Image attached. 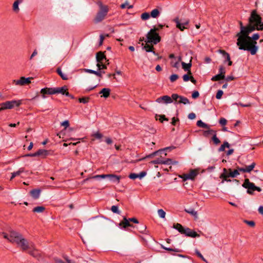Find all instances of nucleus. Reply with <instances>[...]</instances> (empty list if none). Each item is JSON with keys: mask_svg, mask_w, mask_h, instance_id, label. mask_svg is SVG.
<instances>
[{"mask_svg": "<svg viewBox=\"0 0 263 263\" xmlns=\"http://www.w3.org/2000/svg\"><path fill=\"white\" fill-rule=\"evenodd\" d=\"M3 234L5 238L12 243H15L23 251H26L29 248L28 240L24 238L21 233L14 231H11L9 235L5 233H3Z\"/></svg>", "mask_w": 263, "mask_h": 263, "instance_id": "obj_1", "label": "nucleus"}, {"mask_svg": "<svg viewBox=\"0 0 263 263\" xmlns=\"http://www.w3.org/2000/svg\"><path fill=\"white\" fill-rule=\"evenodd\" d=\"M97 4L99 7V10L93 20L95 24H98L103 21L109 11L108 6L103 4L101 1H98Z\"/></svg>", "mask_w": 263, "mask_h": 263, "instance_id": "obj_2", "label": "nucleus"}, {"mask_svg": "<svg viewBox=\"0 0 263 263\" xmlns=\"http://www.w3.org/2000/svg\"><path fill=\"white\" fill-rule=\"evenodd\" d=\"M157 31H158V29H156V27L154 26L147 33V40L145 41V42L154 45L159 43L161 41V38Z\"/></svg>", "mask_w": 263, "mask_h": 263, "instance_id": "obj_3", "label": "nucleus"}, {"mask_svg": "<svg viewBox=\"0 0 263 263\" xmlns=\"http://www.w3.org/2000/svg\"><path fill=\"white\" fill-rule=\"evenodd\" d=\"M173 228L177 230L181 234H184L187 237L196 238L200 236L199 234L195 231L192 230L189 228H185L181 224L178 223L174 224Z\"/></svg>", "mask_w": 263, "mask_h": 263, "instance_id": "obj_4", "label": "nucleus"}, {"mask_svg": "<svg viewBox=\"0 0 263 263\" xmlns=\"http://www.w3.org/2000/svg\"><path fill=\"white\" fill-rule=\"evenodd\" d=\"M242 186L247 189V193L251 195L254 194L253 192L255 191H257L258 192L261 191V189L260 187L256 186L254 183L250 182L248 178H246L245 179L244 182L242 184Z\"/></svg>", "mask_w": 263, "mask_h": 263, "instance_id": "obj_5", "label": "nucleus"}, {"mask_svg": "<svg viewBox=\"0 0 263 263\" xmlns=\"http://www.w3.org/2000/svg\"><path fill=\"white\" fill-rule=\"evenodd\" d=\"M262 21L261 17L257 14L256 10H253L248 19L249 23L259 24Z\"/></svg>", "mask_w": 263, "mask_h": 263, "instance_id": "obj_6", "label": "nucleus"}, {"mask_svg": "<svg viewBox=\"0 0 263 263\" xmlns=\"http://www.w3.org/2000/svg\"><path fill=\"white\" fill-rule=\"evenodd\" d=\"M106 178H109L110 179H112V178H115L117 180V182L118 183L120 182V176H117L114 174H102V175H97L94 176H92L91 178H87L84 180V181H86L90 179H104Z\"/></svg>", "mask_w": 263, "mask_h": 263, "instance_id": "obj_7", "label": "nucleus"}, {"mask_svg": "<svg viewBox=\"0 0 263 263\" xmlns=\"http://www.w3.org/2000/svg\"><path fill=\"white\" fill-rule=\"evenodd\" d=\"M22 104L21 100H12L11 101H6L1 104L3 106L5 109H12L14 106L18 107Z\"/></svg>", "mask_w": 263, "mask_h": 263, "instance_id": "obj_8", "label": "nucleus"}, {"mask_svg": "<svg viewBox=\"0 0 263 263\" xmlns=\"http://www.w3.org/2000/svg\"><path fill=\"white\" fill-rule=\"evenodd\" d=\"M236 44L238 46L239 49L246 51L247 49L245 48H251V42L239 38H237Z\"/></svg>", "mask_w": 263, "mask_h": 263, "instance_id": "obj_9", "label": "nucleus"}, {"mask_svg": "<svg viewBox=\"0 0 263 263\" xmlns=\"http://www.w3.org/2000/svg\"><path fill=\"white\" fill-rule=\"evenodd\" d=\"M95 219L93 221L94 224L99 227H104L105 225V221L108 219L104 216H96L92 218Z\"/></svg>", "mask_w": 263, "mask_h": 263, "instance_id": "obj_10", "label": "nucleus"}, {"mask_svg": "<svg viewBox=\"0 0 263 263\" xmlns=\"http://www.w3.org/2000/svg\"><path fill=\"white\" fill-rule=\"evenodd\" d=\"M31 79H33V78L21 77L18 80H13V83L15 84L16 85L24 86L31 83Z\"/></svg>", "mask_w": 263, "mask_h": 263, "instance_id": "obj_11", "label": "nucleus"}, {"mask_svg": "<svg viewBox=\"0 0 263 263\" xmlns=\"http://www.w3.org/2000/svg\"><path fill=\"white\" fill-rule=\"evenodd\" d=\"M244 30H245V33L250 34L256 30H258V26L256 24L249 23L246 25V28Z\"/></svg>", "mask_w": 263, "mask_h": 263, "instance_id": "obj_12", "label": "nucleus"}, {"mask_svg": "<svg viewBox=\"0 0 263 263\" xmlns=\"http://www.w3.org/2000/svg\"><path fill=\"white\" fill-rule=\"evenodd\" d=\"M174 21L176 23L177 28H179L181 31H183L185 29L184 25H187L189 23V20L181 23L178 17L175 18Z\"/></svg>", "mask_w": 263, "mask_h": 263, "instance_id": "obj_13", "label": "nucleus"}, {"mask_svg": "<svg viewBox=\"0 0 263 263\" xmlns=\"http://www.w3.org/2000/svg\"><path fill=\"white\" fill-rule=\"evenodd\" d=\"M156 102L158 103H161L163 102V103L165 104H170L172 103V99L171 98V97L165 95L158 98L156 99Z\"/></svg>", "mask_w": 263, "mask_h": 263, "instance_id": "obj_14", "label": "nucleus"}, {"mask_svg": "<svg viewBox=\"0 0 263 263\" xmlns=\"http://www.w3.org/2000/svg\"><path fill=\"white\" fill-rule=\"evenodd\" d=\"M54 94L61 93L63 95H69V92L68 91L67 86L64 85L61 87L54 88Z\"/></svg>", "mask_w": 263, "mask_h": 263, "instance_id": "obj_15", "label": "nucleus"}, {"mask_svg": "<svg viewBox=\"0 0 263 263\" xmlns=\"http://www.w3.org/2000/svg\"><path fill=\"white\" fill-rule=\"evenodd\" d=\"M251 48H245L247 49V51H250L252 55H255L258 49V46H257V42L256 41L253 40L251 42Z\"/></svg>", "mask_w": 263, "mask_h": 263, "instance_id": "obj_16", "label": "nucleus"}, {"mask_svg": "<svg viewBox=\"0 0 263 263\" xmlns=\"http://www.w3.org/2000/svg\"><path fill=\"white\" fill-rule=\"evenodd\" d=\"M119 226L124 229L129 227L133 228L134 227V226L130 223L128 219L125 216L123 217V220L119 223Z\"/></svg>", "mask_w": 263, "mask_h": 263, "instance_id": "obj_17", "label": "nucleus"}, {"mask_svg": "<svg viewBox=\"0 0 263 263\" xmlns=\"http://www.w3.org/2000/svg\"><path fill=\"white\" fill-rule=\"evenodd\" d=\"M162 153H163V150L159 149L158 151H155V152L152 153V154H151L148 155L146 156L145 157H144L143 158H142L138 160H137L136 161V162L142 161V160L146 159V158H152L156 155H161ZM134 162H135V161H134Z\"/></svg>", "mask_w": 263, "mask_h": 263, "instance_id": "obj_18", "label": "nucleus"}, {"mask_svg": "<svg viewBox=\"0 0 263 263\" xmlns=\"http://www.w3.org/2000/svg\"><path fill=\"white\" fill-rule=\"evenodd\" d=\"M28 253L37 260H40L42 258L41 252L37 249H34L32 250H30L28 251Z\"/></svg>", "mask_w": 263, "mask_h": 263, "instance_id": "obj_19", "label": "nucleus"}, {"mask_svg": "<svg viewBox=\"0 0 263 263\" xmlns=\"http://www.w3.org/2000/svg\"><path fill=\"white\" fill-rule=\"evenodd\" d=\"M40 92H41V93H42V97L44 98L45 97V95H53V94H54V88L45 87V88H42Z\"/></svg>", "mask_w": 263, "mask_h": 263, "instance_id": "obj_20", "label": "nucleus"}, {"mask_svg": "<svg viewBox=\"0 0 263 263\" xmlns=\"http://www.w3.org/2000/svg\"><path fill=\"white\" fill-rule=\"evenodd\" d=\"M146 175V172L145 171H142L140 172L139 174H136V173H131L129 175V178L131 179H136L137 178H139L140 179L142 178Z\"/></svg>", "mask_w": 263, "mask_h": 263, "instance_id": "obj_21", "label": "nucleus"}, {"mask_svg": "<svg viewBox=\"0 0 263 263\" xmlns=\"http://www.w3.org/2000/svg\"><path fill=\"white\" fill-rule=\"evenodd\" d=\"M104 52L99 51L96 54V61L98 63H102L103 60H106V55Z\"/></svg>", "mask_w": 263, "mask_h": 263, "instance_id": "obj_22", "label": "nucleus"}, {"mask_svg": "<svg viewBox=\"0 0 263 263\" xmlns=\"http://www.w3.org/2000/svg\"><path fill=\"white\" fill-rule=\"evenodd\" d=\"M36 153L37 156L45 158L47 156L50 154V151L44 149H39Z\"/></svg>", "mask_w": 263, "mask_h": 263, "instance_id": "obj_23", "label": "nucleus"}, {"mask_svg": "<svg viewBox=\"0 0 263 263\" xmlns=\"http://www.w3.org/2000/svg\"><path fill=\"white\" fill-rule=\"evenodd\" d=\"M41 190L40 189H33L30 191V194L31 197L34 199H37L39 198Z\"/></svg>", "mask_w": 263, "mask_h": 263, "instance_id": "obj_24", "label": "nucleus"}, {"mask_svg": "<svg viewBox=\"0 0 263 263\" xmlns=\"http://www.w3.org/2000/svg\"><path fill=\"white\" fill-rule=\"evenodd\" d=\"M146 44L144 45V43H142V46H143L142 49H144L146 52H150L153 51V50H155L154 44H149V43L145 42Z\"/></svg>", "mask_w": 263, "mask_h": 263, "instance_id": "obj_25", "label": "nucleus"}, {"mask_svg": "<svg viewBox=\"0 0 263 263\" xmlns=\"http://www.w3.org/2000/svg\"><path fill=\"white\" fill-rule=\"evenodd\" d=\"M192 59H191L190 63H185L183 62L181 63L182 68L184 71H187L189 74H191V68L192 66Z\"/></svg>", "mask_w": 263, "mask_h": 263, "instance_id": "obj_26", "label": "nucleus"}, {"mask_svg": "<svg viewBox=\"0 0 263 263\" xmlns=\"http://www.w3.org/2000/svg\"><path fill=\"white\" fill-rule=\"evenodd\" d=\"M133 228H136L141 233H146V226L143 223H140L137 226H134Z\"/></svg>", "mask_w": 263, "mask_h": 263, "instance_id": "obj_27", "label": "nucleus"}, {"mask_svg": "<svg viewBox=\"0 0 263 263\" xmlns=\"http://www.w3.org/2000/svg\"><path fill=\"white\" fill-rule=\"evenodd\" d=\"M199 171L197 169H192L188 174L189 179L193 180L195 179L196 176L198 174Z\"/></svg>", "mask_w": 263, "mask_h": 263, "instance_id": "obj_28", "label": "nucleus"}, {"mask_svg": "<svg viewBox=\"0 0 263 263\" xmlns=\"http://www.w3.org/2000/svg\"><path fill=\"white\" fill-rule=\"evenodd\" d=\"M110 93V89L108 88H104L99 92V94H102L101 97L105 98H107L109 96Z\"/></svg>", "mask_w": 263, "mask_h": 263, "instance_id": "obj_29", "label": "nucleus"}, {"mask_svg": "<svg viewBox=\"0 0 263 263\" xmlns=\"http://www.w3.org/2000/svg\"><path fill=\"white\" fill-rule=\"evenodd\" d=\"M229 175L227 176V177H230L231 178H235L237 177V176L239 175V172H238V170L236 169L234 171H232L231 168H229Z\"/></svg>", "mask_w": 263, "mask_h": 263, "instance_id": "obj_30", "label": "nucleus"}, {"mask_svg": "<svg viewBox=\"0 0 263 263\" xmlns=\"http://www.w3.org/2000/svg\"><path fill=\"white\" fill-rule=\"evenodd\" d=\"M249 34H250L244 33L241 34L240 35L237 36V37L239 38L240 39H242L245 40H246V41H248L251 43L253 40L252 39V37L249 36Z\"/></svg>", "mask_w": 263, "mask_h": 263, "instance_id": "obj_31", "label": "nucleus"}, {"mask_svg": "<svg viewBox=\"0 0 263 263\" xmlns=\"http://www.w3.org/2000/svg\"><path fill=\"white\" fill-rule=\"evenodd\" d=\"M181 103L185 105L187 104H190V102L189 100L187 98L182 96H180L179 100L178 101V104H181Z\"/></svg>", "mask_w": 263, "mask_h": 263, "instance_id": "obj_32", "label": "nucleus"}, {"mask_svg": "<svg viewBox=\"0 0 263 263\" xmlns=\"http://www.w3.org/2000/svg\"><path fill=\"white\" fill-rule=\"evenodd\" d=\"M196 125L200 127L204 128L206 129L210 128V125L203 122L201 120L197 121Z\"/></svg>", "mask_w": 263, "mask_h": 263, "instance_id": "obj_33", "label": "nucleus"}, {"mask_svg": "<svg viewBox=\"0 0 263 263\" xmlns=\"http://www.w3.org/2000/svg\"><path fill=\"white\" fill-rule=\"evenodd\" d=\"M155 118L157 120H159L161 123H163L164 121H168V119L166 118L164 115H158L156 114L155 116Z\"/></svg>", "mask_w": 263, "mask_h": 263, "instance_id": "obj_34", "label": "nucleus"}, {"mask_svg": "<svg viewBox=\"0 0 263 263\" xmlns=\"http://www.w3.org/2000/svg\"><path fill=\"white\" fill-rule=\"evenodd\" d=\"M23 0H16L13 4V10L14 12H17L19 11L18 5L22 3Z\"/></svg>", "mask_w": 263, "mask_h": 263, "instance_id": "obj_35", "label": "nucleus"}, {"mask_svg": "<svg viewBox=\"0 0 263 263\" xmlns=\"http://www.w3.org/2000/svg\"><path fill=\"white\" fill-rule=\"evenodd\" d=\"M56 71L57 72V73L61 77V78L63 80H68V77L66 75L64 74L62 71V70L61 69V68L60 67H58L57 70H56Z\"/></svg>", "mask_w": 263, "mask_h": 263, "instance_id": "obj_36", "label": "nucleus"}, {"mask_svg": "<svg viewBox=\"0 0 263 263\" xmlns=\"http://www.w3.org/2000/svg\"><path fill=\"white\" fill-rule=\"evenodd\" d=\"M24 172V168L22 167L20 168L18 171L13 172L12 173V176L10 178V180H12L14 177H15L16 176L20 175L22 173Z\"/></svg>", "mask_w": 263, "mask_h": 263, "instance_id": "obj_37", "label": "nucleus"}, {"mask_svg": "<svg viewBox=\"0 0 263 263\" xmlns=\"http://www.w3.org/2000/svg\"><path fill=\"white\" fill-rule=\"evenodd\" d=\"M45 210V208L43 206H37L33 209L32 212L34 213H42Z\"/></svg>", "mask_w": 263, "mask_h": 263, "instance_id": "obj_38", "label": "nucleus"}, {"mask_svg": "<svg viewBox=\"0 0 263 263\" xmlns=\"http://www.w3.org/2000/svg\"><path fill=\"white\" fill-rule=\"evenodd\" d=\"M163 162V159L162 157V156H160V157L157 158L156 160L151 161L149 163L151 164H162Z\"/></svg>", "mask_w": 263, "mask_h": 263, "instance_id": "obj_39", "label": "nucleus"}, {"mask_svg": "<svg viewBox=\"0 0 263 263\" xmlns=\"http://www.w3.org/2000/svg\"><path fill=\"white\" fill-rule=\"evenodd\" d=\"M239 24L240 25V31L239 32H238L236 34V36L237 37L240 35L241 34L244 33L245 32V30H244V29L246 28V26H243L241 21L239 22Z\"/></svg>", "mask_w": 263, "mask_h": 263, "instance_id": "obj_40", "label": "nucleus"}, {"mask_svg": "<svg viewBox=\"0 0 263 263\" xmlns=\"http://www.w3.org/2000/svg\"><path fill=\"white\" fill-rule=\"evenodd\" d=\"M224 79H225V77H223L222 75L218 73V74L213 76L211 80L212 81H220L221 80H223Z\"/></svg>", "mask_w": 263, "mask_h": 263, "instance_id": "obj_41", "label": "nucleus"}, {"mask_svg": "<svg viewBox=\"0 0 263 263\" xmlns=\"http://www.w3.org/2000/svg\"><path fill=\"white\" fill-rule=\"evenodd\" d=\"M160 15V11L158 9L153 10L151 13L150 16L153 18H156Z\"/></svg>", "mask_w": 263, "mask_h": 263, "instance_id": "obj_42", "label": "nucleus"}, {"mask_svg": "<svg viewBox=\"0 0 263 263\" xmlns=\"http://www.w3.org/2000/svg\"><path fill=\"white\" fill-rule=\"evenodd\" d=\"M184 211L189 213L193 216H194L195 218H197V212L194 210L193 209H185Z\"/></svg>", "mask_w": 263, "mask_h": 263, "instance_id": "obj_43", "label": "nucleus"}, {"mask_svg": "<svg viewBox=\"0 0 263 263\" xmlns=\"http://www.w3.org/2000/svg\"><path fill=\"white\" fill-rule=\"evenodd\" d=\"M229 175V171L226 168L223 169V173L220 175V178L223 179L224 178H229L230 177H227Z\"/></svg>", "mask_w": 263, "mask_h": 263, "instance_id": "obj_44", "label": "nucleus"}, {"mask_svg": "<svg viewBox=\"0 0 263 263\" xmlns=\"http://www.w3.org/2000/svg\"><path fill=\"white\" fill-rule=\"evenodd\" d=\"M180 95L177 93H173L171 96V98L172 99V102L173 101H175V104H178V101L179 100Z\"/></svg>", "mask_w": 263, "mask_h": 263, "instance_id": "obj_45", "label": "nucleus"}, {"mask_svg": "<svg viewBox=\"0 0 263 263\" xmlns=\"http://www.w3.org/2000/svg\"><path fill=\"white\" fill-rule=\"evenodd\" d=\"M256 165V163L253 162L251 165L249 166H247L245 168L247 171V173H250L255 167Z\"/></svg>", "mask_w": 263, "mask_h": 263, "instance_id": "obj_46", "label": "nucleus"}, {"mask_svg": "<svg viewBox=\"0 0 263 263\" xmlns=\"http://www.w3.org/2000/svg\"><path fill=\"white\" fill-rule=\"evenodd\" d=\"M120 8L121 9H124L125 8H127L128 9H131L133 8V6L132 5H129L127 2H126L125 3L122 4L120 5Z\"/></svg>", "mask_w": 263, "mask_h": 263, "instance_id": "obj_47", "label": "nucleus"}, {"mask_svg": "<svg viewBox=\"0 0 263 263\" xmlns=\"http://www.w3.org/2000/svg\"><path fill=\"white\" fill-rule=\"evenodd\" d=\"M90 100V98L88 97H83L79 99V101L80 103H82L83 104L87 103Z\"/></svg>", "mask_w": 263, "mask_h": 263, "instance_id": "obj_48", "label": "nucleus"}, {"mask_svg": "<svg viewBox=\"0 0 263 263\" xmlns=\"http://www.w3.org/2000/svg\"><path fill=\"white\" fill-rule=\"evenodd\" d=\"M192 76V72L191 74H189V72H187L186 74H184L182 77L183 81L184 82H187L188 81L190 80Z\"/></svg>", "mask_w": 263, "mask_h": 263, "instance_id": "obj_49", "label": "nucleus"}, {"mask_svg": "<svg viewBox=\"0 0 263 263\" xmlns=\"http://www.w3.org/2000/svg\"><path fill=\"white\" fill-rule=\"evenodd\" d=\"M150 14L148 12H144L141 15V18L143 20H147L150 17Z\"/></svg>", "mask_w": 263, "mask_h": 263, "instance_id": "obj_50", "label": "nucleus"}, {"mask_svg": "<svg viewBox=\"0 0 263 263\" xmlns=\"http://www.w3.org/2000/svg\"><path fill=\"white\" fill-rule=\"evenodd\" d=\"M111 211L114 213L118 214H120V211L118 209V206L117 205H112L111 207Z\"/></svg>", "mask_w": 263, "mask_h": 263, "instance_id": "obj_51", "label": "nucleus"}, {"mask_svg": "<svg viewBox=\"0 0 263 263\" xmlns=\"http://www.w3.org/2000/svg\"><path fill=\"white\" fill-rule=\"evenodd\" d=\"M161 248H163V249L168 251H174L175 252H180V250L178 249H172V248H166V247H164L162 245H161Z\"/></svg>", "mask_w": 263, "mask_h": 263, "instance_id": "obj_52", "label": "nucleus"}, {"mask_svg": "<svg viewBox=\"0 0 263 263\" xmlns=\"http://www.w3.org/2000/svg\"><path fill=\"white\" fill-rule=\"evenodd\" d=\"M195 254L197 255V256L198 257H199L203 261H205V262H206L207 263V261H206V259L204 258L203 255L200 253V252L197 249L195 250Z\"/></svg>", "mask_w": 263, "mask_h": 263, "instance_id": "obj_53", "label": "nucleus"}, {"mask_svg": "<svg viewBox=\"0 0 263 263\" xmlns=\"http://www.w3.org/2000/svg\"><path fill=\"white\" fill-rule=\"evenodd\" d=\"M179 78V76L177 74H172L170 77V79L171 82H174L175 81H176Z\"/></svg>", "mask_w": 263, "mask_h": 263, "instance_id": "obj_54", "label": "nucleus"}, {"mask_svg": "<svg viewBox=\"0 0 263 263\" xmlns=\"http://www.w3.org/2000/svg\"><path fill=\"white\" fill-rule=\"evenodd\" d=\"M92 136L96 139H100L103 137V135L100 132H98L92 135Z\"/></svg>", "mask_w": 263, "mask_h": 263, "instance_id": "obj_55", "label": "nucleus"}, {"mask_svg": "<svg viewBox=\"0 0 263 263\" xmlns=\"http://www.w3.org/2000/svg\"><path fill=\"white\" fill-rule=\"evenodd\" d=\"M219 74L222 75L223 77H225V68L222 65L219 66Z\"/></svg>", "mask_w": 263, "mask_h": 263, "instance_id": "obj_56", "label": "nucleus"}, {"mask_svg": "<svg viewBox=\"0 0 263 263\" xmlns=\"http://www.w3.org/2000/svg\"><path fill=\"white\" fill-rule=\"evenodd\" d=\"M212 140L216 145H217L220 143V140L217 137L216 135H213L212 138Z\"/></svg>", "mask_w": 263, "mask_h": 263, "instance_id": "obj_57", "label": "nucleus"}, {"mask_svg": "<svg viewBox=\"0 0 263 263\" xmlns=\"http://www.w3.org/2000/svg\"><path fill=\"white\" fill-rule=\"evenodd\" d=\"M97 66L98 68V69L100 70L102 69H107L106 65L103 64V63H97Z\"/></svg>", "mask_w": 263, "mask_h": 263, "instance_id": "obj_58", "label": "nucleus"}, {"mask_svg": "<svg viewBox=\"0 0 263 263\" xmlns=\"http://www.w3.org/2000/svg\"><path fill=\"white\" fill-rule=\"evenodd\" d=\"M223 92L221 90H218L216 95V98L217 99H220L222 97Z\"/></svg>", "mask_w": 263, "mask_h": 263, "instance_id": "obj_59", "label": "nucleus"}, {"mask_svg": "<svg viewBox=\"0 0 263 263\" xmlns=\"http://www.w3.org/2000/svg\"><path fill=\"white\" fill-rule=\"evenodd\" d=\"M158 213L161 218H163L165 216V212L162 209L158 210Z\"/></svg>", "mask_w": 263, "mask_h": 263, "instance_id": "obj_60", "label": "nucleus"}, {"mask_svg": "<svg viewBox=\"0 0 263 263\" xmlns=\"http://www.w3.org/2000/svg\"><path fill=\"white\" fill-rule=\"evenodd\" d=\"M244 222L251 227H254L255 226V223L253 220L249 221L245 220Z\"/></svg>", "mask_w": 263, "mask_h": 263, "instance_id": "obj_61", "label": "nucleus"}, {"mask_svg": "<svg viewBox=\"0 0 263 263\" xmlns=\"http://www.w3.org/2000/svg\"><path fill=\"white\" fill-rule=\"evenodd\" d=\"M172 163H173V160L172 159L167 158L165 160H163V164L170 165V164H172Z\"/></svg>", "mask_w": 263, "mask_h": 263, "instance_id": "obj_62", "label": "nucleus"}, {"mask_svg": "<svg viewBox=\"0 0 263 263\" xmlns=\"http://www.w3.org/2000/svg\"><path fill=\"white\" fill-rule=\"evenodd\" d=\"M199 96V93L198 91H194L193 92L192 94V97L195 99H197V98H198Z\"/></svg>", "mask_w": 263, "mask_h": 263, "instance_id": "obj_63", "label": "nucleus"}, {"mask_svg": "<svg viewBox=\"0 0 263 263\" xmlns=\"http://www.w3.org/2000/svg\"><path fill=\"white\" fill-rule=\"evenodd\" d=\"M219 123L221 125H225L227 123V121L226 119L223 118H221L220 119L219 121Z\"/></svg>", "mask_w": 263, "mask_h": 263, "instance_id": "obj_64", "label": "nucleus"}]
</instances>
